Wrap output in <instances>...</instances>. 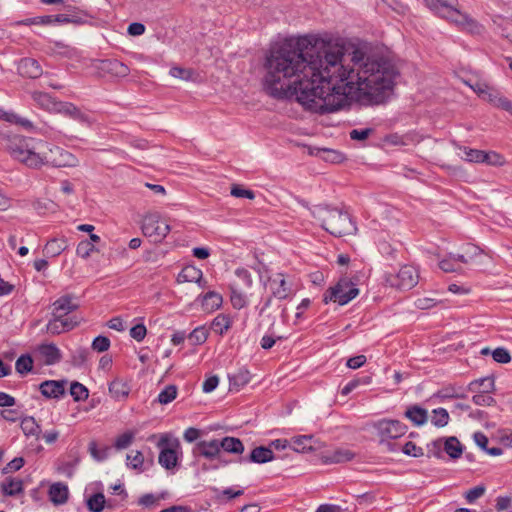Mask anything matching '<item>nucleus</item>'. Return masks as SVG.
I'll return each instance as SVG.
<instances>
[{
    "label": "nucleus",
    "mask_w": 512,
    "mask_h": 512,
    "mask_svg": "<svg viewBox=\"0 0 512 512\" xmlns=\"http://www.w3.org/2000/svg\"><path fill=\"white\" fill-rule=\"evenodd\" d=\"M352 66L345 64L341 50L321 53L291 44L271 50L266 60L264 88L269 95L295 97L307 110L319 114L338 111L350 101L379 104L392 91L398 74L395 64L366 47L350 53Z\"/></svg>",
    "instance_id": "obj_1"
},
{
    "label": "nucleus",
    "mask_w": 512,
    "mask_h": 512,
    "mask_svg": "<svg viewBox=\"0 0 512 512\" xmlns=\"http://www.w3.org/2000/svg\"><path fill=\"white\" fill-rule=\"evenodd\" d=\"M8 151L15 160L34 169L42 166L76 167L79 164L78 158L62 147L32 138L13 137Z\"/></svg>",
    "instance_id": "obj_2"
},
{
    "label": "nucleus",
    "mask_w": 512,
    "mask_h": 512,
    "mask_svg": "<svg viewBox=\"0 0 512 512\" xmlns=\"http://www.w3.org/2000/svg\"><path fill=\"white\" fill-rule=\"evenodd\" d=\"M312 215L327 232L336 237L351 234L356 230L350 215L341 209L317 205L313 208Z\"/></svg>",
    "instance_id": "obj_3"
},
{
    "label": "nucleus",
    "mask_w": 512,
    "mask_h": 512,
    "mask_svg": "<svg viewBox=\"0 0 512 512\" xmlns=\"http://www.w3.org/2000/svg\"><path fill=\"white\" fill-rule=\"evenodd\" d=\"M259 281L272 293V297L283 301L291 299L295 295L292 278L284 272H276L265 277L259 271Z\"/></svg>",
    "instance_id": "obj_4"
},
{
    "label": "nucleus",
    "mask_w": 512,
    "mask_h": 512,
    "mask_svg": "<svg viewBox=\"0 0 512 512\" xmlns=\"http://www.w3.org/2000/svg\"><path fill=\"white\" fill-rule=\"evenodd\" d=\"M159 448L158 462L166 470H173L179 465L182 454L181 445L177 439L171 440L168 435H162L157 443Z\"/></svg>",
    "instance_id": "obj_5"
},
{
    "label": "nucleus",
    "mask_w": 512,
    "mask_h": 512,
    "mask_svg": "<svg viewBox=\"0 0 512 512\" xmlns=\"http://www.w3.org/2000/svg\"><path fill=\"white\" fill-rule=\"evenodd\" d=\"M359 289L347 278L340 279L334 286L326 290L323 301L337 303L341 306L348 304L357 297Z\"/></svg>",
    "instance_id": "obj_6"
},
{
    "label": "nucleus",
    "mask_w": 512,
    "mask_h": 512,
    "mask_svg": "<svg viewBox=\"0 0 512 512\" xmlns=\"http://www.w3.org/2000/svg\"><path fill=\"white\" fill-rule=\"evenodd\" d=\"M385 281L398 290H410L419 281V271L415 266L404 265L396 273H387Z\"/></svg>",
    "instance_id": "obj_7"
},
{
    "label": "nucleus",
    "mask_w": 512,
    "mask_h": 512,
    "mask_svg": "<svg viewBox=\"0 0 512 512\" xmlns=\"http://www.w3.org/2000/svg\"><path fill=\"white\" fill-rule=\"evenodd\" d=\"M142 232L154 242H161L170 232V225L159 214L152 213L144 217Z\"/></svg>",
    "instance_id": "obj_8"
},
{
    "label": "nucleus",
    "mask_w": 512,
    "mask_h": 512,
    "mask_svg": "<svg viewBox=\"0 0 512 512\" xmlns=\"http://www.w3.org/2000/svg\"><path fill=\"white\" fill-rule=\"evenodd\" d=\"M442 446L445 450V452L452 458V459H458L461 457L463 453V446L460 443V441L454 437H448L445 439H437L430 444H428V453L431 456L440 458L441 457V449Z\"/></svg>",
    "instance_id": "obj_9"
},
{
    "label": "nucleus",
    "mask_w": 512,
    "mask_h": 512,
    "mask_svg": "<svg viewBox=\"0 0 512 512\" xmlns=\"http://www.w3.org/2000/svg\"><path fill=\"white\" fill-rule=\"evenodd\" d=\"M373 426L381 441L400 438L407 431L405 424L394 419H381L375 422Z\"/></svg>",
    "instance_id": "obj_10"
},
{
    "label": "nucleus",
    "mask_w": 512,
    "mask_h": 512,
    "mask_svg": "<svg viewBox=\"0 0 512 512\" xmlns=\"http://www.w3.org/2000/svg\"><path fill=\"white\" fill-rule=\"evenodd\" d=\"M79 308L76 298L72 295H63L56 299L51 305V315L58 318H77L70 315Z\"/></svg>",
    "instance_id": "obj_11"
},
{
    "label": "nucleus",
    "mask_w": 512,
    "mask_h": 512,
    "mask_svg": "<svg viewBox=\"0 0 512 512\" xmlns=\"http://www.w3.org/2000/svg\"><path fill=\"white\" fill-rule=\"evenodd\" d=\"M221 454L219 439L198 441L192 448V455L195 460L205 458L215 461Z\"/></svg>",
    "instance_id": "obj_12"
},
{
    "label": "nucleus",
    "mask_w": 512,
    "mask_h": 512,
    "mask_svg": "<svg viewBox=\"0 0 512 512\" xmlns=\"http://www.w3.org/2000/svg\"><path fill=\"white\" fill-rule=\"evenodd\" d=\"M80 323L79 318H58L52 316L46 325V331L52 335H59L71 331Z\"/></svg>",
    "instance_id": "obj_13"
},
{
    "label": "nucleus",
    "mask_w": 512,
    "mask_h": 512,
    "mask_svg": "<svg viewBox=\"0 0 512 512\" xmlns=\"http://www.w3.org/2000/svg\"><path fill=\"white\" fill-rule=\"evenodd\" d=\"M274 459V453L270 447L259 446L254 448L248 457H241L240 464L256 463L264 464Z\"/></svg>",
    "instance_id": "obj_14"
},
{
    "label": "nucleus",
    "mask_w": 512,
    "mask_h": 512,
    "mask_svg": "<svg viewBox=\"0 0 512 512\" xmlns=\"http://www.w3.org/2000/svg\"><path fill=\"white\" fill-rule=\"evenodd\" d=\"M64 380H46L39 386L41 394L49 399H60L65 394Z\"/></svg>",
    "instance_id": "obj_15"
},
{
    "label": "nucleus",
    "mask_w": 512,
    "mask_h": 512,
    "mask_svg": "<svg viewBox=\"0 0 512 512\" xmlns=\"http://www.w3.org/2000/svg\"><path fill=\"white\" fill-rule=\"evenodd\" d=\"M37 352L46 365H55L62 359L61 350L54 343H43L37 347Z\"/></svg>",
    "instance_id": "obj_16"
},
{
    "label": "nucleus",
    "mask_w": 512,
    "mask_h": 512,
    "mask_svg": "<svg viewBox=\"0 0 512 512\" xmlns=\"http://www.w3.org/2000/svg\"><path fill=\"white\" fill-rule=\"evenodd\" d=\"M482 99L489 102L494 107L503 109L512 115V102L498 90L489 86Z\"/></svg>",
    "instance_id": "obj_17"
},
{
    "label": "nucleus",
    "mask_w": 512,
    "mask_h": 512,
    "mask_svg": "<svg viewBox=\"0 0 512 512\" xmlns=\"http://www.w3.org/2000/svg\"><path fill=\"white\" fill-rule=\"evenodd\" d=\"M355 454L346 448H336L327 450L322 455V461L325 464H339L352 460Z\"/></svg>",
    "instance_id": "obj_18"
},
{
    "label": "nucleus",
    "mask_w": 512,
    "mask_h": 512,
    "mask_svg": "<svg viewBox=\"0 0 512 512\" xmlns=\"http://www.w3.org/2000/svg\"><path fill=\"white\" fill-rule=\"evenodd\" d=\"M425 5L435 14L448 18L456 10L454 8L456 0H424Z\"/></svg>",
    "instance_id": "obj_19"
},
{
    "label": "nucleus",
    "mask_w": 512,
    "mask_h": 512,
    "mask_svg": "<svg viewBox=\"0 0 512 512\" xmlns=\"http://www.w3.org/2000/svg\"><path fill=\"white\" fill-rule=\"evenodd\" d=\"M31 98L40 108L48 112L56 113L57 110H59L58 104H60L61 101H57L49 93L34 91L31 93Z\"/></svg>",
    "instance_id": "obj_20"
},
{
    "label": "nucleus",
    "mask_w": 512,
    "mask_h": 512,
    "mask_svg": "<svg viewBox=\"0 0 512 512\" xmlns=\"http://www.w3.org/2000/svg\"><path fill=\"white\" fill-rule=\"evenodd\" d=\"M18 72L28 78H38L42 75L39 62L33 58H23L18 64Z\"/></svg>",
    "instance_id": "obj_21"
},
{
    "label": "nucleus",
    "mask_w": 512,
    "mask_h": 512,
    "mask_svg": "<svg viewBox=\"0 0 512 512\" xmlns=\"http://www.w3.org/2000/svg\"><path fill=\"white\" fill-rule=\"evenodd\" d=\"M48 494L52 503L62 505L68 500V486L60 482L54 483L50 486Z\"/></svg>",
    "instance_id": "obj_22"
},
{
    "label": "nucleus",
    "mask_w": 512,
    "mask_h": 512,
    "mask_svg": "<svg viewBox=\"0 0 512 512\" xmlns=\"http://www.w3.org/2000/svg\"><path fill=\"white\" fill-rule=\"evenodd\" d=\"M1 492L5 496H16L24 490L23 481L15 477H7L0 483Z\"/></svg>",
    "instance_id": "obj_23"
},
{
    "label": "nucleus",
    "mask_w": 512,
    "mask_h": 512,
    "mask_svg": "<svg viewBox=\"0 0 512 512\" xmlns=\"http://www.w3.org/2000/svg\"><path fill=\"white\" fill-rule=\"evenodd\" d=\"M68 247L67 240L65 238H53L49 240L44 249L43 253L46 257H57Z\"/></svg>",
    "instance_id": "obj_24"
},
{
    "label": "nucleus",
    "mask_w": 512,
    "mask_h": 512,
    "mask_svg": "<svg viewBox=\"0 0 512 512\" xmlns=\"http://www.w3.org/2000/svg\"><path fill=\"white\" fill-rule=\"evenodd\" d=\"M230 386L239 390L250 382L251 374L248 369L242 367L233 373L228 374Z\"/></svg>",
    "instance_id": "obj_25"
},
{
    "label": "nucleus",
    "mask_w": 512,
    "mask_h": 512,
    "mask_svg": "<svg viewBox=\"0 0 512 512\" xmlns=\"http://www.w3.org/2000/svg\"><path fill=\"white\" fill-rule=\"evenodd\" d=\"M203 272L195 266H186L178 274L177 281L179 283L195 282L201 284Z\"/></svg>",
    "instance_id": "obj_26"
},
{
    "label": "nucleus",
    "mask_w": 512,
    "mask_h": 512,
    "mask_svg": "<svg viewBox=\"0 0 512 512\" xmlns=\"http://www.w3.org/2000/svg\"><path fill=\"white\" fill-rule=\"evenodd\" d=\"M405 417L408 418L414 425L422 426L428 420V413L426 409L418 405H414L405 411Z\"/></svg>",
    "instance_id": "obj_27"
},
{
    "label": "nucleus",
    "mask_w": 512,
    "mask_h": 512,
    "mask_svg": "<svg viewBox=\"0 0 512 512\" xmlns=\"http://www.w3.org/2000/svg\"><path fill=\"white\" fill-rule=\"evenodd\" d=\"M220 450L231 454H242L244 452V445L242 441L235 437H224L219 440Z\"/></svg>",
    "instance_id": "obj_28"
},
{
    "label": "nucleus",
    "mask_w": 512,
    "mask_h": 512,
    "mask_svg": "<svg viewBox=\"0 0 512 512\" xmlns=\"http://www.w3.org/2000/svg\"><path fill=\"white\" fill-rule=\"evenodd\" d=\"M58 109L59 110H57L56 113L70 116L71 118L81 122H88L87 115L83 114L79 108L70 102L61 101L60 104H58Z\"/></svg>",
    "instance_id": "obj_29"
},
{
    "label": "nucleus",
    "mask_w": 512,
    "mask_h": 512,
    "mask_svg": "<svg viewBox=\"0 0 512 512\" xmlns=\"http://www.w3.org/2000/svg\"><path fill=\"white\" fill-rule=\"evenodd\" d=\"M230 302L234 309L240 310L249 304V298L238 288L230 286Z\"/></svg>",
    "instance_id": "obj_30"
},
{
    "label": "nucleus",
    "mask_w": 512,
    "mask_h": 512,
    "mask_svg": "<svg viewBox=\"0 0 512 512\" xmlns=\"http://www.w3.org/2000/svg\"><path fill=\"white\" fill-rule=\"evenodd\" d=\"M496 32L512 43V18H498L494 21Z\"/></svg>",
    "instance_id": "obj_31"
},
{
    "label": "nucleus",
    "mask_w": 512,
    "mask_h": 512,
    "mask_svg": "<svg viewBox=\"0 0 512 512\" xmlns=\"http://www.w3.org/2000/svg\"><path fill=\"white\" fill-rule=\"evenodd\" d=\"M198 299H201L202 305L209 310H216L223 303L222 296L215 291H209L203 296L200 295Z\"/></svg>",
    "instance_id": "obj_32"
},
{
    "label": "nucleus",
    "mask_w": 512,
    "mask_h": 512,
    "mask_svg": "<svg viewBox=\"0 0 512 512\" xmlns=\"http://www.w3.org/2000/svg\"><path fill=\"white\" fill-rule=\"evenodd\" d=\"M21 429L26 436L39 437L41 427L32 416H26L21 420Z\"/></svg>",
    "instance_id": "obj_33"
},
{
    "label": "nucleus",
    "mask_w": 512,
    "mask_h": 512,
    "mask_svg": "<svg viewBox=\"0 0 512 512\" xmlns=\"http://www.w3.org/2000/svg\"><path fill=\"white\" fill-rule=\"evenodd\" d=\"M312 440L311 435L296 436L292 438L290 446L296 452H306L312 449Z\"/></svg>",
    "instance_id": "obj_34"
},
{
    "label": "nucleus",
    "mask_w": 512,
    "mask_h": 512,
    "mask_svg": "<svg viewBox=\"0 0 512 512\" xmlns=\"http://www.w3.org/2000/svg\"><path fill=\"white\" fill-rule=\"evenodd\" d=\"M126 465L137 472L144 471V456L141 451H131L126 456Z\"/></svg>",
    "instance_id": "obj_35"
},
{
    "label": "nucleus",
    "mask_w": 512,
    "mask_h": 512,
    "mask_svg": "<svg viewBox=\"0 0 512 512\" xmlns=\"http://www.w3.org/2000/svg\"><path fill=\"white\" fill-rule=\"evenodd\" d=\"M231 327V319L225 314L217 315L212 321V329L219 335L226 333Z\"/></svg>",
    "instance_id": "obj_36"
},
{
    "label": "nucleus",
    "mask_w": 512,
    "mask_h": 512,
    "mask_svg": "<svg viewBox=\"0 0 512 512\" xmlns=\"http://www.w3.org/2000/svg\"><path fill=\"white\" fill-rule=\"evenodd\" d=\"M109 392L116 399H121L129 394V388L125 382L115 379L109 384Z\"/></svg>",
    "instance_id": "obj_37"
},
{
    "label": "nucleus",
    "mask_w": 512,
    "mask_h": 512,
    "mask_svg": "<svg viewBox=\"0 0 512 512\" xmlns=\"http://www.w3.org/2000/svg\"><path fill=\"white\" fill-rule=\"evenodd\" d=\"M449 422V413L445 408L439 407L432 410L431 423L438 427H445Z\"/></svg>",
    "instance_id": "obj_38"
},
{
    "label": "nucleus",
    "mask_w": 512,
    "mask_h": 512,
    "mask_svg": "<svg viewBox=\"0 0 512 512\" xmlns=\"http://www.w3.org/2000/svg\"><path fill=\"white\" fill-rule=\"evenodd\" d=\"M70 395L76 402L84 401L89 396V391L83 384L74 381L70 386Z\"/></svg>",
    "instance_id": "obj_39"
},
{
    "label": "nucleus",
    "mask_w": 512,
    "mask_h": 512,
    "mask_svg": "<svg viewBox=\"0 0 512 512\" xmlns=\"http://www.w3.org/2000/svg\"><path fill=\"white\" fill-rule=\"evenodd\" d=\"M178 389L175 385H167L157 397L160 404L166 405L172 402L177 397Z\"/></svg>",
    "instance_id": "obj_40"
},
{
    "label": "nucleus",
    "mask_w": 512,
    "mask_h": 512,
    "mask_svg": "<svg viewBox=\"0 0 512 512\" xmlns=\"http://www.w3.org/2000/svg\"><path fill=\"white\" fill-rule=\"evenodd\" d=\"M104 63L106 68L116 76L124 77L129 73V68L118 60H106Z\"/></svg>",
    "instance_id": "obj_41"
},
{
    "label": "nucleus",
    "mask_w": 512,
    "mask_h": 512,
    "mask_svg": "<svg viewBox=\"0 0 512 512\" xmlns=\"http://www.w3.org/2000/svg\"><path fill=\"white\" fill-rule=\"evenodd\" d=\"M463 152L462 159L472 163H482L483 161V150L472 149L468 147L459 148Z\"/></svg>",
    "instance_id": "obj_42"
},
{
    "label": "nucleus",
    "mask_w": 512,
    "mask_h": 512,
    "mask_svg": "<svg viewBox=\"0 0 512 512\" xmlns=\"http://www.w3.org/2000/svg\"><path fill=\"white\" fill-rule=\"evenodd\" d=\"M32 368H33V359L30 355H28V354L21 355L16 360L15 369L19 374L24 375V374L30 372L32 370Z\"/></svg>",
    "instance_id": "obj_43"
},
{
    "label": "nucleus",
    "mask_w": 512,
    "mask_h": 512,
    "mask_svg": "<svg viewBox=\"0 0 512 512\" xmlns=\"http://www.w3.org/2000/svg\"><path fill=\"white\" fill-rule=\"evenodd\" d=\"M9 123L16 124L28 132H34L36 127L28 118L22 117L11 111Z\"/></svg>",
    "instance_id": "obj_44"
},
{
    "label": "nucleus",
    "mask_w": 512,
    "mask_h": 512,
    "mask_svg": "<svg viewBox=\"0 0 512 512\" xmlns=\"http://www.w3.org/2000/svg\"><path fill=\"white\" fill-rule=\"evenodd\" d=\"M105 505V497L102 493L93 494L87 500L88 509L91 512H102Z\"/></svg>",
    "instance_id": "obj_45"
},
{
    "label": "nucleus",
    "mask_w": 512,
    "mask_h": 512,
    "mask_svg": "<svg viewBox=\"0 0 512 512\" xmlns=\"http://www.w3.org/2000/svg\"><path fill=\"white\" fill-rule=\"evenodd\" d=\"M89 351L87 348H77L71 352V363L73 366L81 367L88 360Z\"/></svg>",
    "instance_id": "obj_46"
},
{
    "label": "nucleus",
    "mask_w": 512,
    "mask_h": 512,
    "mask_svg": "<svg viewBox=\"0 0 512 512\" xmlns=\"http://www.w3.org/2000/svg\"><path fill=\"white\" fill-rule=\"evenodd\" d=\"M208 337V332L206 328L203 326L196 327L191 333L188 335V339L191 341L193 345H201L203 344Z\"/></svg>",
    "instance_id": "obj_47"
},
{
    "label": "nucleus",
    "mask_w": 512,
    "mask_h": 512,
    "mask_svg": "<svg viewBox=\"0 0 512 512\" xmlns=\"http://www.w3.org/2000/svg\"><path fill=\"white\" fill-rule=\"evenodd\" d=\"M482 163L492 166H502L505 163L504 157L495 151H484Z\"/></svg>",
    "instance_id": "obj_48"
},
{
    "label": "nucleus",
    "mask_w": 512,
    "mask_h": 512,
    "mask_svg": "<svg viewBox=\"0 0 512 512\" xmlns=\"http://www.w3.org/2000/svg\"><path fill=\"white\" fill-rule=\"evenodd\" d=\"M135 434L131 431L124 432L123 434L119 435L114 442V447L117 450L126 449L129 447L133 440H134Z\"/></svg>",
    "instance_id": "obj_49"
},
{
    "label": "nucleus",
    "mask_w": 512,
    "mask_h": 512,
    "mask_svg": "<svg viewBox=\"0 0 512 512\" xmlns=\"http://www.w3.org/2000/svg\"><path fill=\"white\" fill-rule=\"evenodd\" d=\"M486 491L484 485L475 486L464 493V497L469 504H473L477 499L481 498Z\"/></svg>",
    "instance_id": "obj_50"
},
{
    "label": "nucleus",
    "mask_w": 512,
    "mask_h": 512,
    "mask_svg": "<svg viewBox=\"0 0 512 512\" xmlns=\"http://www.w3.org/2000/svg\"><path fill=\"white\" fill-rule=\"evenodd\" d=\"M466 250V254H452L453 260L455 261L456 264L458 262L469 263L472 259V256L477 254L478 248L468 244L466 246Z\"/></svg>",
    "instance_id": "obj_51"
},
{
    "label": "nucleus",
    "mask_w": 512,
    "mask_h": 512,
    "mask_svg": "<svg viewBox=\"0 0 512 512\" xmlns=\"http://www.w3.org/2000/svg\"><path fill=\"white\" fill-rule=\"evenodd\" d=\"M111 342L108 337L99 335L92 341L91 347L96 352H105L110 348Z\"/></svg>",
    "instance_id": "obj_52"
},
{
    "label": "nucleus",
    "mask_w": 512,
    "mask_h": 512,
    "mask_svg": "<svg viewBox=\"0 0 512 512\" xmlns=\"http://www.w3.org/2000/svg\"><path fill=\"white\" fill-rule=\"evenodd\" d=\"M95 246L90 241H81L76 248V253L81 258L87 259L95 251Z\"/></svg>",
    "instance_id": "obj_53"
},
{
    "label": "nucleus",
    "mask_w": 512,
    "mask_h": 512,
    "mask_svg": "<svg viewBox=\"0 0 512 512\" xmlns=\"http://www.w3.org/2000/svg\"><path fill=\"white\" fill-rule=\"evenodd\" d=\"M493 359L501 364H506L511 361V356L509 351L506 348L498 347L492 351Z\"/></svg>",
    "instance_id": "obj_54"
},
{
    "label": "nucleus",
    "mask_w": 512,
    "mask_h": 512,
    "mask_svg": "<svg viewBox=\"0 0 512 512\" xmlns=\"http://www.w3.org/2000/svg\"><path fill=\"white\" fill-rule=\"evenodd\" d=\"M236 277L243 283L246 288H251L253 286V278L251 273L243 267L237 268L235 270Z\"/></svg>",
    "instance_id": "obj_55"
},
{
    "label": "nucleus",
    "mask_w": 512,
    "mask_h": 512,
    "mask_svg": "<svg viewBox=\"0 0 512 512\" xmlns=\"http://www.w3.org/2000/svg\"><path fill=\"white\" fill-rule=\"evenodd\" d=\"M440 302H441L440 300H437L434 298L420 297L415 300L414 305L418 309L427 310V309H431V308L435 307Z\"/></svg>",
    "instance_id": "obj_56"
},
{
    "label": "nucleus",
    "mask_w": 512,
    "mask_h": 512,
    "mask_svg": "<svg viewBox=\"0 0 512 512\" xmlns=\"http://www.w3.org/2000/svg\"><path fill=\"white\" fill-rule=\"evenodd\" d=\"M109 448L98 449L95 442L89 443V452L91 456L97 461H103L108 457Z\"/></svg>",
    "instance_id": "obj_57"
},
{
    "label": "nucleus",
    "mask_w": 512,
    "mask_h": 512,
    "mask_svg": "<svg viewBox=\"0 0 512 512\" xmlns=\"http://www.w3.org/2000/svg\"><path fill=\"white\" fill-rule=\"evenodd\" d=\"M402 452L411 457H421L424 455L423 449L421 447H418L415 443L409 441L405 443V445L402 448Z\"/></svg>",
    "instance_id": "obj_58"
},
{
    "label": "nucleus",
    "mask_w": 512,
    "mask_h": 512,
    "mask_svg": "<svg viewBox=\"0 0 512 512\" xmlns=\"http://www.w3.org/2000/svg\"><path fill=\"white\" fill-rule=\"evenodd\" d=\"M231 195L236 198H247V199H254L255 194L252 190L245 189L239 185H233L231 188Z\"/></svg>",
    "instance_id": "obj_59"
},
{
    "label": "nucleus",
    "mask_w": 512,
    "mask_h": 512,
    "mask_svg": "<svg viewBox=\"0 0 512 512\" xmlns=\"http://www.w3.org/2000/svg\"><path fill=\"white\" fill-rule=\"evenodd\" d=\"M169 74L174 78L186 81L192 78V71L181 67H172L169 71Z\"/></svg>",
    "instance_id": "obj_60"
},
{
    "label": "nucleus",
    "mask_w": 512,
    "mask_h": 512,
    "mask_svg": "<svg viewBox=\"0 0 512 512\" xmlns=\"http://www.w3.org/2000/svg\"><path fill=\"white\" fill-rule=\"evenodd\" d=\"M147 334L144 324H137L130 329V336L138 342H141Z\"/></svg>",
    "instance_id": "obj_61"
},
{
    "label": "nucleus",
    "mask_w": 512,
    "mask_h": 512,
    "mask_svg": "<svg viewBox=\"0 0 512 512\" xmlns=\"http://www.w3.org/2000/svg\"><path fill=\"white\" fill-rule=\"evenodd\" d=\"M372 132L373 130L371 128L353 129L350 131L349 135L352 140L362 141L367 139Z\"/></svg>",
    "instance_id": "obj_62"
},
{
    "label": "nucleus",
    "mask_w": 512,
    "mask_h": 512,
    "mask_svg": "<svg viewBox=\"0 0 512 512\" xmlns=\"http://www.w3.org/2000/svg\"><path fill=\"white\" fill-rule=\"evenodd\" d=\"M24 463L25 461L22 457H16L5 466L3 473L18 471L24 466Z\"/></svg>",
    "instance_id": "obj_63"
},
{
    "label": "nucleus",
    "mask_w": 512,
    "mask_h": 512,
    "mask_svg": "<svg viewBox=\"0 0 512 512\" xmlns=\"http://www.w3.org/2000/svg\"><path fill=\"white\" fill-rule=\"evenodd\" d=\"M219 384V378L217 376L208 377L202 384V390L205 393H211L214 391Z\"/></svg>",
    "instance_id": "obj_64"
}]
</instances>
